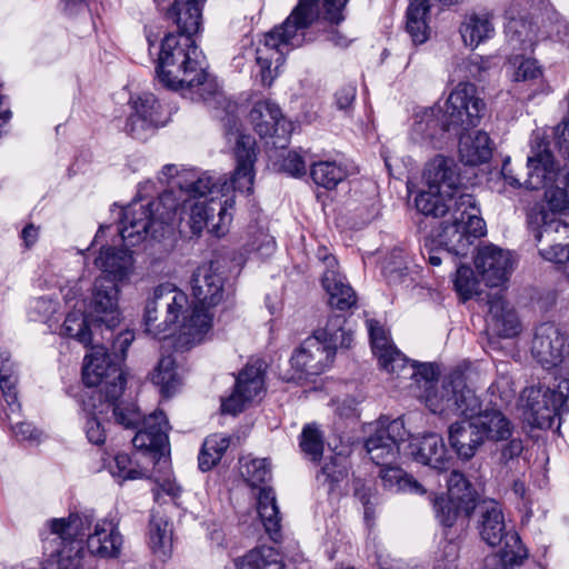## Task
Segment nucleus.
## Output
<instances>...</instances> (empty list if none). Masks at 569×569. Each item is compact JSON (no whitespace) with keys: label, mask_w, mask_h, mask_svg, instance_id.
<instances>
[{"label":"nucleus","mask_w":569,"mask_h":569,"mask_svg":"<svg viewBox=\"0 0 569 569\" xmlns=\"http://www.w3.org/2000/svg\"><path fill=\"white\" fill-rule=\"evenodd\" d=\"M151 381L159 387L160 392L170 397L181 385L176 360L171 355L162 356L151 373Z\"/></svg>","instance_id":"41"},{"label":"nucleus","mask_w":569,"mask_h":569,"mask_svg":"<svg viewBox=\"0 0 569 569\" xmlns=\"http://www.w3.org/2000/svg\"><path fill=\"white\" fill-rule=\"evenodd\" d=\"M430 4L428 0L411 1L407 9L406 29L415 43H423L429 39L428 23Z\"/></svg>","instance_id":"39"},{"label":"nucleus","mask_w":569,"mask_h":569,"mask_svg":"<svg viewBox=\"0 0 569 569\" xmlns=\"http://www.w3.org/2000/svg\"><path fill=\"white\" fill-rule=\"evenodd\" d=\"M236 566L238 569H284L280 553L271 547L249 551Z\"/></svg>","instance_id":"47"},{"label":"nucleus","mask_w":569,"mask_h":569,"mask_svg":"<svg viewBox=\"0 0 569 569\" xmlns=\"http://www.w3.org/2000/svg\"><path fill=\"white\" fill-rule=\"evenodd\" d=\"M113 461L114 463L110 467L113 477H118L122 480H134L143 477V472L133 467L129 455L118 453Z\"/></svg>","instance_id":"59"},{"label":"nucleus","mask_w":569,"mask_h":569,"mask_svg":"<svg viewBox=\"0 0 569 569\" xmlns=\"http://www.w3.org/2000/svg\"><path fill=\"white\" fill-rule=\"evenodd\" d=\"M408 433L403 421H379L366 440L365 447L370 459L378 466L390 465L401 451Z\"/></svg>","instance_id":"16"},{"label":"nucleus","mask_w":569,"mask_h":569,"mask_svg":"<svg viewBox=\"0 0 569 569\" xmlns=\"http://www.w3.org/2000/svg\"><path fill=\"white\" fill-rule=\"evenodd\" d=\"M203 2L174 0L168 10V17L172 19L180 33L177 37H190L198 32L201 24V7Z\"/></svg>","instance_id":"37"},{"label":"nucleus","mask_w":569,"mask_h":569,"mask_svg":"<svg viewBox=\"0 0 569 569\" xmlns=\"http://www.w3.org/2000/svg\"><path fill=\"white\" fill-rule=\"evenodd\" d=\"M506 36L513 50L532 49L538 40L536 29L525 18H510L506 23Z\"/></svg>","instance_id":"43"},{"label":"nucleus","mask_w":569,"mask_h":569,"mask_svg":"<svg viewBox=\"0 0 569 569\" xmlns=\"http://www.w3.org/2000/svg\"><path fill=\"white\" fill-rule=\"evenodd\" d=\"M448 441L458 458L470 460L476 456L483 441L476 429L471 426V420L456 421L448 428Z\"/></svg>","instance_id":"35"},{"label":"nucleus","mask_w":569,"mask_h":569,"mask_svg":"<svg viewBox=\"0 0 569 569\" xmlns=\"http://www.w3.org/2000/svg\"><path fill=\"white\" fill-rule=\"evenodd\" d=\"M475 264L483 281L490 287L505 283L512 271L511 253L495 244L479 248Z\"/></svg>","instance_id":"20"},{"label":"nucleus","mask_w":569,"mask_h":569,"mask_svg":"<svg viewBox=\"0 0 569 569\" xmlns=\"http://www.w3.org/2000/svg\"><path fill=\"white\" fill-rule=\"evenodd\" d=\"M347 177V170L336 161H318L311 167V178L318 186L333 189Z\"/></svg>","instance_id":"50"},{"label":"nucleus","mask_w":569,"mask_h":569,"mask_svg":"<svg viewBox=\"0 0 569 569\" xmlns=\"http://www.w3.org/2000/svg\"><path fill=\"white\" fill-rule=\"evenodd\" d=\"M347 473V459L338 455L322 466L320 472L317 475V480L319 483L327 486L329 492H332L339 488L340 483L346 479Z\"/></svg>","instance_id":"52"},{"label":"nucleus","mask_w":569,"mask_h":569,"mask_svg":"<svg viewBox=\"0 0 569 569\" xmlns=\"http://www.w3.org/2000/svg\"><path fill=\"white\" fill-rule=\"evenodd\" d=\"M93 522L89 513H71L67 518H52L46 522L43 539L54 536L59 549L51 555L58 569H77L84 555V538Z\"/></svg>","instance_id":"9"},{"label":"nucleus","mask_w":569,"mask_h":569,"mask_svg":"<svg viewBox=\"0 0 569 569\" xmlns=\"http://www.w3.org/2000/svg\"><path fill=\"white\" fill-rule=\"evenodd\" d=\"M459 136V157L468 166L487 162L492 156V141L482 130Z\"/></svg>","instance_id":"36"},{"label":"nucleus","mask_w":569,"mask_h":569,"mask_svg":"<svg viewBox=\"0 0 569 569\" xmlns=\"http://www.w3.org/2000/svg\"><path fill=\"white\" fill-rule=\"evenodd\" d=\"M447 482V495L436 496L431 501L438 521L451 527L460 515L469 517L476 509V492L459 471H452Z\"/></svg>","instance_id":"14"},{"label":"nucleus","mask_w":569,"mask_h":569,"mask_svg":"<svg viewBox=\"0 0 569 569\" xmlns=\"http://www.w3.org/2000/svg\"><path fill=\"white\" fill-rule=\"evenodd\" d=\"M230 446V438L226 435H211L206 438L199 455V468L202 471L214 467Z\"/></svg>","instance_id":"48"},{"label":"nucleus","mask_w":569,"mask_h":569,"mask_svg":"<svg viewBox=\"0 0 569 569\" xmlns=\"http://www.w3.org/2000/svg\"><path fill=\"white\" fill-rule=\"evenodd\" d=\"M355 495L362 502L365 508V518L367 521H370L375 518L373 506L377 502V498L371 489V487L361 486L356 488Z\"/></svg>","instance_id":"62"},{"label":"nucleus","mask_w":569,"mask_h":569,"mask_svg":"<svg viewBox=\"0 0 569 569\" xmlns=\"http://www.w3.org/2000/svg\"><path fill=\"white\" fill-rule=\"evenodd\" d=\"M89 317L92 322L104 325L109 330L121 321L119 308V288L106 277L96 279L89 305Z\"/></svg>","instance_id":"19"},{"label":"nucleus","mask_w":569,"mask_h":569,"mask_svg":"<svg viewBox=\"0 0 569 569\" xmlns=\"http://www.w3.org/2000/svg\"><path fill=\"white\" fill-rule=\"evenodd\" d=\"M446 133H452V131L445 128L443 116L439 106L419 108L415 111L413 122L409 131V138L412 142L438 148Z\"/></svg>","instance_id":"21"},{"label":"nucleus","mask_w":569,"mask_h":569,"mask_svg":"<svg viewBox=\"0 0 569 569\" xmlns=\"http://www.w3.org/2000/svg\"><path fill=\"white\" fill-rule=\"evenodd\" d=\"M191 291L200 306L198 310L210 315L208 308L214 307L223 300V278L213 268L212 263L198 267L191 278Z\"/></svg>","instance_id":"22"},{"label":"nucleus","mask_w":569,"mask_h":569,"mask_svg":"<svg viewBox=\"0 0 569 569\" xmlns=\"http://www.w3.org/2000/svg\"><path fill=\"white\" fill-rule=\"evenodd\" d=\"M224 127L237 162L231 181L206 172L184 184L178 182V193L168 190L152 201H147L143 192L153 184L149 181L141 184L139 199L122 209L119 233L127 246L140 243L148 234L163 237L176 221L194 236L204 228L216 237L226 234L232 220L233 192H252L257 154L254 138L243 133L233 117L226 119Z\"/></svg>","instance_id":"1"},{"label":"nucleus","mask_w":569,"mask_h":569,"mask_svg":"<svg viewBox=\"0 0 569 569\" xmlns=\"http://www.w3.org/2000/svg\"><path fill=\"white\" fill-rule=\"evenodd\" d=\"M250 122L254 131L261 137H276L273 144L284 148L289 141L291 123L288 122L279 106L269 100L257 101L250 113Z\"/></svg>","instance_id":"18"},{"label":"nucleus","mask_w":569,"mask_h":569,"mask_svg":"<svg viewBox=\"0 0 569 569\" xmlns=\"http://www.w3.org/2000/svg\"><path fill=\"white\" fill-rule=\"evenodd\" d=\"M453 396L452 372L448 375L441 385L428 387L422 396L426 406L433 413L450 416V402Z\"/></svg>","instance_id":"44"},{"label":"nucleus","mask_w":569,"mask_h":569,"mask_svg":"<svg viewBox=\"0 0 569 569\" xmlns=\"http://www.w3.org/2000/svg\"><path fill=\"white\" fill-rule=\"evenodd\" d=\"M486 110L485 101L478 96L477 87L460 81L450 92L441 108L445 128L458 136L469 128L477 127Z\"/></svg>","instance_id":"12"},{"label":"nucleus","mask_w":569,"mask_h":569,"mask_svg":"<svg viewBox=\"0 0 569 569\" xmlns=\"http://www.w3.org/2000/svg\"><path fill=\"white\" fill-rule=\"evenodd\" d=\"M491 58L473 56L460 59L456 62L452 73L456 76L451 81L463 79H481L482 74L491 68Z\"/></svg>","instance_id":"53"},{"label":"nucleus","mask_w":569,"mask_h":569,"mask_svg":"<svg viewBox=\"0 0 569 569\" xmlns=\"http://www.w3.org/2000/svg\"><path fill=\"white\" fill-rule=\"evenodd\" d=\"M373 355L378 358L380 367L388 373L400 379H415L421 382L423 390L438 385L435 381L439 375L438 368L432 363L416 366L401 353L390 341L388 332L376 320H367Z\"/></svg>","instance_id":"8"},{"label":"nucleus","mask_w":569,"mask_h":569,"mask_svg":"<svg viewBox=\"0 0 569 569\" xmlns=\"http://www.w3.org/2000/svg\"><path fill=\"white\" fill-rule=\"evenodd\" d=\"M506 547L503 549V558L510 563H520L527 557V550L521 545L518 535L507 536Z\"/></svg>","instance_id":"60"},{"label":"nucleus","mask_w":569,"mask_h":569,"mask_svg":"<svg viewBox=\"0 0 569 569\" xmlns=\"http://www.w3.org/2000/svg\"><path fill=\"white\" fill-rule=\"evenodd\" d=\"M479 515V532L485 542L495 547L506 536V523L501 506L495 500L476 503Z\"/></svg>","instance_id":"30"},{"label":"nucleus","mask_w":569,"mask_h":569,"mask_svg":"<svg viewBox=\"0 0 569 569\" xmlns=\"http://www.w3.org/2000/svg\"><path fill=\"white\" fill-rule=\"evenodd\" d=\"M508 64L512 68L511 77L515 81H527L541 74L537 61L531 58L517 54L508 60Z\"/></svg>","instance_id":"56"},{"label":"nucleus","mask_w":569,"mask_h":569,"mask_svg":"<svg viewBox=\"0 0 569 569\" xmlns=\"http://www.w3.org/2000/svg\"><path fill=\"white\" fill-rule=\"evenodd\" d=\"M457 198L445 196L443 192L432 191L427 187L426 190H422L416 197V207L426 216L441 217L452 211L453 199Z\"/></svg>","instance_id":"45"},{"label":"nucleus","mask_w":569,"mask_h":569,"mask_svg":"<svg viewBox=\"0 0 569 569\" xmlns=\"http://www.w3.org/2000/svg\"><path fill=\"white\" fill-rule=\"evenodd\" d=\"M528 177L525 187L545 189V198L552 211H562L569 206V170L556 162L548 149L532 151L527 159Z\"/></svg>","instance_id":"10"},{"label":"nucleus","mask_w":569,"mask_h":569,"mask_svg":"<svg viewBox=\"0 0 569 569\" xmlns=\"http://www.w3.org/2000/svg\"><path fill=\"white\" fill-rule=\"evenodd\" d=\"M240 473L252 488H260L271 477L270 465L267 459L242 457L239 461Z\"/></svg>","instance_id":"51"},{"label":"nucleus","mask_w":569,"mask_h":569,"mask_svg":"<svg viewBox=\"0 0 569 569\" xmlns=\"http://www.w3.org/2000/svg\"><path fill=\"white\" fill-rule=\"evenodd\" d=\"M555 138L559 152L569 160V120L557 127Z\"/></svg>","instance_id":"64"},{"label":"nucleus","mask_w":569,"mask_h":569,"mask_svg":"<svg viewBox=\"0 0 569 569\" xmlns=\"http://www.w3.org/2000/svg\"><path fill=\"white\" fill-rule=\"evenodd\" d=\"M90 320L89 315L86 316L81 308L74 309L67 313L60 335L72 338L87 347L92 340Z\"/></svg>","instance_id":"46"},{"label":"nucleus","mask_w":569,"mask_h":569,"mask_svg":"<svg viewBox=\"0 0 569 569\" xmlns=\"http://www.w3.org/2000/svg\"><path fill=\"white\" fill-rule=\"evenodd\" d=\"M10 418L0 419L2 422H8L11 426L13 436L19 441H39L42 432L33 427L30 422L16 421L20 417V409L17 413H12L8 406H4Z\"/></svg>","instance_id":"57"},{"label":"nucleus","mask_w":569,"mask_h":569,"mask_svg":"<svg viewBox=\"0 0 569 569\" xmlns=\"http://www.w3.org/2000/svg\"><path fill=\"white\" fill-rule=\"evenodd\" d=\"M523 451L522 440L519 438H509L508 442L502 446L500 452V460L508 463L510 460L518 458Z\"/></svg>","instance_id":"63"},{"label":"nucleus","mask_w":569,"mask_h":569,"mask_svg":"<svg viewBox=\"0 0 569 569\" xmlns=\"http://www.w3.org/2000/svg\"><path fill=\"white\" fill-rule=\"evenodd\" d=\"M453 396L450 402V416H461L472 420L481 410V401L476 392L467 386L462 371H452Z\"/></svg>","instance_id":"32"},{"label":"nucleus","mask_w":569,"mask_h":569,"mask_svg":"<svg viewBox=\"0 0 569 569\" xmlns=\"http://www.w3.org/2000/svg\"><path fill=\"white\" fill-rule=\"evenodd\" d=\"M379 477L385 489L389 491L410 492L416 495L426 493V489L422 485L399 467H392L389 465L381 466Z\"/></svg>","instance_id":"40"},{"label":"nucleus","mask_w":569,"mask_h":569,"mask_svg":"<svg viewBox=\"0 0 569 569\" xmlns=\"http://www.w3.org/2000/svg\"><path fill=\"white\" fill-rule=\"evenodd\" d=\"M16 385L17 379L12 375L0 376V419L10 418L4 406H8L12 413H17L20 408Z\"/></svg>","instance_id":"54"},{"label":"nucleus","mask_w":569,"mask_h":569,"mask_svg":"<svg viewBox=\"0 0 569 569\" xmlns=\"http://www.w3.org/2000/svg\"><path fill=\"white\" fill-rule=\"evenodd\" d=\"M326 271L321 279L323 289L329 296L331 307L339 310H348L357 302L353 289L338 271V261L335 257H325Z\"/></svg>","instance_id":"26"},{"label":"nucleus","mask_w":569,"mask_h":569,"mask_svg":"<svg viewBox=\"0 0 569 569\" xmlns=\"http://www.w3.org/2000/svg\"><path fill=\"white\" fill-rule=\"evenodd\" d=\"M487 303V331L501 338L516 337L521 330V325L516 311L505 298L501 295H493L489 297Z\"/></svg>","instance_id":"25"},{"label":"nucleus","mask_w":569,"mask_h":569,"mask_svg":"<svg viewBox=\"0 0 569 569\" xmlns=\"http://www.w3.org/2000/svg\"><path fill=\"white\" fill-rule=\"evenodd\" d=\"M149 545L159 558H167L172 550V527L159 515H152L149 523Z\"/></svg>","instance_id":"42"},{"label":"nucleus","mask_w":569,"mask_h":569,"mask_svg":"<svg viewBox=\"0 0 569 569\" xmlns=\"http://www.w3.org/2000/svg\"><path fill=\"white\" fill-rule=\"evenodd\" d=\"M406 452L419 463L443 470L447 467V450L443 439L436 433L412 437L405 448Z\"/></svg>","instance_id":"27"},{"label":"nucleus","mask_w":569,"mask_h":569,"mask_svg":"<svg viewBox=\"0 0 569 569\" xmlns=\"http://www.w3.org/2000/svg\"><path fill=\"white\" fill-rule=\"evenodd\" d=\"M94 264L106 278L116 283L130 276L133 270V258L127 249L102 248Z\"/></svg>","instance_id":"34"},{"label":"nucleus","mask_w":569,"mask_h":569,"mask_svg":"<svg viewBox=\"0 0 569 569\" xmlns=\"http://www.w3.org/2000/svg\"><path fill=\"white\" fill-rule=\"evenodd\" d=\"M249 248L251 251H257L262 257H268L274 251L276 242L272 236L259 230L250 241Z\"/></svg>","instance_id":"61"},{"label":"nucleus","mask_w":569,"mask_h":569,"mask_svg":"<svg viewBox=\"0 0 569 569\" xmlns=\"http://www.w3.org/2000/svg\"><path fill=\"white\" fill-rule=\"evenodd\" d=\"M143 320L146 332L154 338H167L178 330L181 348L200 343L212 325V316L197 308L190 309L187 295L170 282L153 289L146 303Z\"/></svg>","instance_id":"4"},{"label":"nucleus","mask_w":569,"mask_h":569,"mask_svg":"<svg viewBox=\"0 0 569 569\" xmlns=\"http://www.w3.org/2000/svg\"><path fill=\"white\" fill-rule=\"evenodd\" d=\"M426 187L432 191L443 192L445 196L459 197L460 177L457 163L452 158L436 156L427 162L423 170Z\"/></svg>","instance_id":"23"},{"label":"nucleus","mask_w":569,"mask_h":569,"mask_svg":"<svg viewBox=\"0 0 569 569\" xmlns=\"http://www.w3.org/2000/svg\"><path fill=\"white\" fill-rule=\"evenodd\" d=\"M88 551L104 559L118 558L121 553L123 539L118 525L112 519H100L96 522L93 531L86 539Z\"/></svg>","instance_id":"24"},{"label":"nucleus","mask_w":569,"mask_h":569,"mask_svg":"<svg viewBox=\"0 0 569 569\" xmlns=\"http://www.w3.org/2000/svg\"><path fill=\"white\" fill-rule=\"evenodd\" d=\"M257 510L267 533L273 541H278V538L280 537L281 518L279 516V508L272 488H259L257 496Z\"/></svg>","instance_id":"38"},{"label":"nucleus","mask_w":569,"mask_h":569,"mask_svg":"<svg viewBox=\"0 0 569 569\" xmlns=\"http://www.w3.org/2000/svg\"><path fill=\"white\" fill-rule=\"evenodd\" d=\"M528 227L539 244V252L546 260L563 263L569 260V224L556 214L546 211H531Z\"/></svg>","instance_id":"13"},{"label":"nucleus","mask_w":569,"mask_h":569,"mask_svg":"<svg viewBox=\"0 0 569 569\" xmlns=\"http://www.w3.org/2000/svg\"><path fill=\"white\" fill-rule=\"evenodd\" d=\"M348 0H299L286 21L266 33L256 48L247 47L234 57L236 68L242 69L244 61H254L259 67L262 86L269 87L278 76V69L291 48L305 41L306 30L323 10L325 19L339 23L345 19L343 9Z\"/></svg>","instance_id":"2"},{"label":"nucleus","mask_w":569,"mask_h":569,"mask_svg":"<svg viewBox=\"0 0 569 569\" xmlns=\"http://www.w3.org/2000/svg\"><path fill=\"white\" fill-rule=\"evenodd\" d=\"M264 391L263 363L260 360L249 362L238 375L234 391L222 400L223 412L237 415L249 402L259 399Z\"/></svg>","instance_id":"17"},{"label":"nucleus","mask_w":569,"mask_h":569,"mask_svg":"<svg viewBox=\"0 0 569 569\" xmlns=\"http://www.w3.org/2000/svg\"><path fill=\"white\" fill-rule=\"evenodd\" d=\"M569 378H563L552 387L531 386L521 392L520 408L523 419L539 429L551 428L556 417L568 412Z\"/></svg>","instance_id":"11"},{"label":"nucleus","mask_w":569,"mask_h":569,"mask_svg":"<svg viewBox=\"0 0 569 569\" xmlns=\"http://www.w3.org/2000/svg\"><path fill=\"white\" fill-rule=\"evenodd\" d=\"M453 287L462 300H468L476 296L479 290V282L473 270L468 266H460L453 278Z\"/></svg>","instance_id":"55"},{"label":"nucleus","mask_w":569,"mask_h":569,"mask_svg":"<svg viewBox=\"0 0 569 569\" xmlns=\"http://www.w3.org/2000/svg\"><path fill=\"white\" fill-rule=\"evenodd\" d=\"M471 426L479 433L483 443L508 440L513 432L510 419L497 407L481 410L472 420Z\"/></svg>","instance_id":"28"},{"label":"nucleus","mask_w":569,"mask_h":569,"mask_svg":"<svg viewBox=\"0 0 569 569\" xmlns=\"http://www.w3.org/2000/svg\"><path fill=\"white\" fill-rule=\"evenodd\" d=\"M343 323L342 316H333L325 328L316 330L301 343L290 359L297 372L296 379L320 375L332 363L339 347H350L352 338L343 330Z\"/></svg>","instance_id":"6"},{"label":"nucleus","mask_w":569,"mask_h":569,"mask_svg":"<svg viewBox=\"0 0 569 569\" xmlns=\"http://www.w3.org/2000/svg\"><path fill=\"white\" fill-rule=\"evenodd\" d=\"M168 420L162 411H156L142 421L132 443L137 449L162 451L168 445Z\"/></svg>","instance_id":"29"},{"label":"nucleus","mask_w":569,"mask_h":569,"mask_svg":"<svg viewBox=\"0 0 569 569\" xmlns=\"http://www.w3.org/2000/svg\"><path fill=\"white\" fill-rule=\"evenodd\" d=\"M531 353L546 369L560 366V372L569 376V353L566 356V338L560 329L550 322L537 327Z\"/></svg>","instance_id":"15"},{"label":"nucleus","mask_w":569,"mask_h":569,"mask_svg":"<svg viewBox=\"0 0 569 569\" xmlns=\"http://www.w3.org/2000/svg\"><path fill=\"white\" fill-rule=\"evenodd\" d=\"M156 73L159 82L168 89H197L204 100L216 92V83L208 79L202 66L201 51L190 37L173 33L164 37Z\"/></svg>","instance_id":"5"},{"label":"nucleus","mask_w":569,"mask_h":569,"mask_svg":"<svg viewBox=\"0 0 569 569\" xmlns=\"http://www.w3.org/2000/svg\"><path fill=\"white\" fill-rule=\"evenodd\" d=\"M458 31L463 46L475 50L495 36V26L488 13L473 12L462 18Z\"/></svg>","instance_id":"33"},{"label":"nucleus","mask_w":569,"mask_h":569,"mask_svg":"<svg viewBox=\"0 0 569 569\" xmlns=\"http://www.w3.org/2000/svg\"><path fill=\"white\" fill-rule=\"evenodd\" d=\"M488 391L496 398L495 407L499 406L497 400L500 401V405L509 403L516 395L513 380L507 372H500L498 378L488 388Z\"/></svg>","instance_id":"58"},{"label":"nucleus","mask_w":569,"mask_h":569,"mask_svg":"<svg viewBox=\"0 0 569 569\" xmlns=\"http://www.w3.org/2000/svg\"><path fill=\"white\" fill-rule=\"evenodd\" d=\"M487 232L486 222L473 196L461 193L453 199L450 218L442 221L432 242L447 254L466 256L475 240Z\"/></svg>","instance_id":"7"},{"label":"nucleus","mask_w":569,"mask_h":569,"mask_svg":"<svg viewBox=\"0 0 569 569\" xmlns=\"http://www.w3.org/2000/svg\"><path fill=\"white\" fill-rule=\"evenodd\" d=\"M301 452L311 461H319L325 449L323 431L316 422L307 423L300 433Z\"/></svg>","instance_id":"49"},{"label":"nucleus","mask_w":569,"mask_h":569,"mask_svg":"<svg viewBox=\"0 0 569 569\" xmlns=\"http://www.w3.org/2000/svg\"><path fill=\"white\" fill-rule=\"evenodd\" d=\"M133 112L130 114L127 128L136 137L152 127L161 123L159 117L160 104L152 93H143L131 98Z\"/></svg>","instance_id":"31"},{"label":"nucleus","mask_w":569,"mask_h":569,"mask_svg":"<svg viewBox=\"0 0 569 569\" xmlns=\"http://www.w3.org/2000/svg\"><path fill=\"white\" fill-rule=\"evenodd\" d=\"M82 379L88 387H99V398H103L99 407L92 405V411L84 408V432L89 442L96 446L104 443L103 420L109 418V413L124 428H136L140 423L141 413L136 405L118 401L124 390L126 376L119 365L112 362L104 347H92L84 357Z\"/></svg>","instance_id":"3"}]
</instances>
